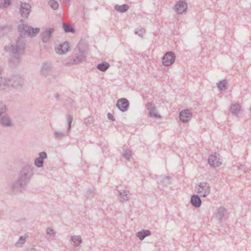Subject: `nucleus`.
I'll list each match as a JSON object with an SVG mask.
<instances>
[{
    "label": "nucleus",
    "instance_id": "obj_23",
    "mask_svg": "<svg viewBox=\"0 0 251 251\" xmlns=\"http://www.w3.org/2000/svg\"><path fill=\"white\" fill-rule=\"evenodd\" d=\"M129 8V6L126 4H124L123 5L116 4L114 6L115 10L120 13L126 12Z\"/></svg>",
    "mask_w": 251,
    "mask_h": 251
},
{
    "label": "nucleus",
    "instance_id": "obj_18",
    "mask_svg": "<svg viewBox=\"0 0 251 251\" xmlns=\"http://www.w3.org/2000/svg\"><path fill=\"white\" fill-rule=\"evenodd\" d=\"M227 213V210L221 207L218 209L216 217L220 222H222L226 220Z\"/></svg>",
    "mask_w": 251,
    "mask_h": 251
},
{
    "label": "nucleus",
    "instance_id": "obj_12",
    "mask_svg": "<svg viewBox=\"0 0 251 251\" xmlns=\"http://www.w3.org/2000/svg\"><path fill=\"white\" fill-rule=\"evenodd\" d=\"M116 106L121 111L126 112L129 108V102L126 99L121 98L117 100Z\"/></svg>",
    "mask_w": 251,
    "mask_h": 251
},
{
    "label": "nucleus",
    "instance_id": "obj_31",
    "mask_svg": "<svg viewBox=\"0 0 251 251\" xmlns=\"http://www.w3.org/2000/svg\"><path fill=\"white\" fill-rule=\"evenodd\" d=\"M9 27L7 25L0 26V37L3 36L9 31Z\"/></svg>",
    "mask_w": 251,
    "mask_h": 251
},
{
    "label": "nucleus",
    "instance_id": "obj_20",
    "mask_svg": "<svg viewBox=\"0 0 251 251\" xmlns=\"http://www.w3.org/2000/svg\"><path fill=\"white\" fill-rule=\"evenodd\" d=\"M119 198L121 202H124L128 200L129 198V192L126 190L118 191Z\"/></svg>",
    "mask_w": 251,
    "mask_h": 251
},
{
    "label": "nucleus",
    "instance_id": "obj_17",
    "mask_svg": "<svg viewBox=\"0 0 251 251\" xmlns=\"http://www.w3.org/2000/svg\"><path fill=\"white\" fill-rule=\"evenodd\" d=\"M53 27L47 28L42 33V39L43 42L46 43L48 42L51 38L52 33L54 31Z\"/></svg>",
    "mask_w": 251,
    "mask_h": 251
},
{
    "label": "nucleus",
    "instance_id": "obj_14",
    "mask_svg": "<svg viewBox=\"0 0 251 251\" xmlns=\"http://www.w3.org/2000/svg\"><path fill=\"white\" fill-rule=\"evenodd\" d=\"M38 155L39 156L35 159L34 165L37 168H42L44 165V159L47 158L48 155L45 151L41 152Z\"/></svg>",
    "mask_w": 251,
    "mask_h": 251
},
{
    "label": "nucleus",
    "instance_id": "obj_30",
    "mask_svg": "<svg viewBox=\"0 0 251 251\" xmlns=\"http://www.w3.org/2000/svg\"><path fill=\"white\" fill-rule=\"evenodd\" d=\"M8 87V78L0 77V89L4 90Z\"/></svg>",
    "mask_w": 251,
    "mask_h": 251
},
{
    "label": "nucleus",
    "instance_id": "obj_7",
    "mask_svg": "<svg viewBox=\"0 0 251 251\" xmlns=\"http://www.w3.org/2000/svg\"><path fill=\"white\" fill-rule=\"evenodd\" d=\"M73 120V116L68 114L67 116V130L64 132H61L59 131H55L53 133L54 138L57 140H59L62 139L66 136H69L71 132V129L72 127V123Z\"/></svg>",
    "mask_w": 251,
    "mask_h": 251
},
{
    "label": "nucleus",
    "instance_id": "obj_44",
    "mask_svg": "<svg viewBox=\"0 0 251 251\" xmlns=\"http://www.w3.org/2000/svg\"><path fill=\"white\" fill-rule=\"evenodd\" d=\"M55 98L58 100L59 99V96L58 95H57L55 96Z\"/></svg>",
    "mask_w": 251,
    "mask_h": 251
},
{
    "label": "nucleus",
    "instance_id": "obj_22",
    "mask_svg": "<svg viewBox=\"0 0 251 251\" xmlns=\"http://www.w3.org/2000/svg\"><path fill=\"white\" fill-rule=\"evenodd\" d=\"M151 232L148 229H143L138 231L136 233V236L141 240H143L145 237L150 235Z\"/></svg>",
    "mask_w": 251,
    "mask_h": 251
},
{
    "label": "nucleus",
    "instance_id": "obj_8",
    "mask_svg": "<svg viewBox=\"0 0 251 251\" xmlns=\"http://www.w3.org/2000/svg\"><path fill=\"white\" fill-rule=\"evenodd\" d=\"M196 187L197 189L198 193L201 194L203 193L202 194L200 195L201 197H205L210 193V187L209 183L207 182H201Z\"/></svg>",
    "mask_w": 251,
    "mask_h": 251
},
{
    "label": "nucleus",
    "instance_id": "obj_37",
    "mask_svg": "<svg viewBox=\"0 0 251 251\" xmlns=\"http://www.w3.org/2000/svg\"><path fill=\"white\" fill-rule=\"evenodd\" d=\"M28 237V236L27 235L20 236L18 241L16 243V245L18 246V245L20 244L22 245L24 244L26 241V238Z\"/></svg>",
    "mask_w": 251,
    "mask_h": 251
},
{
    "label": "nucleus",
    "instance_id": "obj_1",
    "mask_svg": "<svg viewBox=\"0 0 251 251\" xmlns=\"http://www.w3.org/2000/svg\"><path fill=\"white\" fill-rule=\"evenodd\" d=\"M34 175V167L26 164L20 171L18 179L11 184V190L14 192H21L28 184Z\"/></svg>",
    "mask_w": 251,
    "mask_h": 251
},
{
    "label": "nucleus",
    "instance_id": "obj_16",
    "mask_svg": "<svg viewBox=\"0 0 251 251\" xmlns=\"http://www.w3.org/2000/svg\"><path fill=\"white\" fill-rule=\"evenodd\" d=\"M69 44L67 42H65L60 44L55 48L56 52L59 54H64L70 50Z\"/></svg>",
    "mask_w": 251,
    "mask_h": 251
},
{
    "label": "nucleus",
    "instance_id": "obj_13",
    "mask_svg": "<svg viewBox=\"0 0 251 251\" xmlns=\"http://www.w3.org/2000/svg\"><path fill=\"white\" fill-rule=\"evenodd\" d=\"M192 117V113L189 109L182 110L179 115L180 121L182 123H187L189 121Z\"/></svg>",
    "mask_w": 251,
    "mask_h": 251
},
{
    "label": "nucleus",
    "instance_id": "obj_19",
    "mask_svg": "<svg viewBox=\"0 0 251 251\" xmlns=\"http://www.w3.org/2000/svg\"><path fill=\"white\" fill-rule=\"evenodd\" d=\"M200 196L198 195H193L191 197V203L195 208H199L201 205V201Z\"/></svg>",
    "mask_w": 251,
    "mask_h": 251
},
{
    "label": "nucleus",
    "instance_id": "obj_34",
    "mask_svg": "<svg viewBox=\"0 0 251 251\" xmlns=\"http://www.w3.org/2000/svg\"><path fill=\"white\" fill-rule=\"evenodd\" d=\"M145 29L144 28H136L135 31V34L138 35L140 37H143L145 33Z\"/></svg>",
    "mask_w": 251,
    "mask_h": 251
},
{
    "label": "nucleus",
    "instance_id": "obj_28",
    "mask_svg": "<svg viewBox=\"0 0 251 251\" xmlns=\"http://www.w3.org/2000/svg\"><path fill=\"white\" fill-rule=\"evenodd\" d=\"M71 241L74 243V245L78 247L82 243V240L80 235L73 236L71 238Z\"/></svg>",
    "mask_w": 251,
    "mask_h": 251
},
{
    "label": "nucleus",
    "instance_id": "obj_33",
    "mask_svg": "<svg viewBox=\"0 0 251 251\" xmlns=\"http://www.w3.org/2000/svg\"><path fill=\"white\" fill-rule=\"evenodd\" d=\"M95 193L94 190L91 189H88L85 194V197L87 199H92L94 197Z\"/></svg>",
    "mask_w": 251,
    "mask_h": 251
},
{
    "label": "nucleus",
    "instance_id": "obj_9",
    "mask_svg": "<svg viewBox=\"0 0 251 251\" xmlns=\"http://www.w3.org/2000/svg\"><path fill=\"white\" fill-rule=\"evenodd\" d=\"M176 59V55L173 51L167 52L162 58V64L165 66L172 65Z\"/></svg>",
    "mask_w": 251,
    "mask_h": 251
},
{
    "label": "nucleus",
    "instance_id": "obj_43",
    "mask_svg": "<svg viewBox=\"0 0 251 251\" xmlns=\"http://www.w3.org/2000/svg\"><path fill=\"white\" fill-rule=\"evenodd\" d=\"M27 251H37V250L34 248L29 249Z\"/></svg>",
    "mask_w": 251,
    "mask_h": 251
},
{
    "label": "nucleus",
    "instance_id": "obj_36",
    "mask_svg": "<svg viewBox=\"0 0 251 251\" xmlns=\"http://www.w3.org/2000/svg\"><path fill=\"white\" fill-rule=\"evenodd\" d=\"M49 4L50 6L54 10L57 9L58 8V3L55 0H50Z\"/></svg>",
    "mask_w": 251,
    "mask_h": 251
},
{
    "label": "nucleus",
    "instance_id": "obj_2",
    "mask_svg": "<svg viewBox=\"0 0 251 251\" xmlns=\"http://www.w3.org/2000/svg\"><path fill=\"white\" fill-rule=\"evenodd\" d=\"M25 43L22 39L17 40L15 43L11 44L10 46H6L4 50L9 52L14 59H11L9 61V65L12 68L16 67L20 63L21 54L23 53L25 50Z\"/></svg>",
    "mask_w": 251,
    "mask_h": 251
},
{
    "label": "nucleus",
    "instance_id": "obj_10",
    "mask_svg": "<svg viewBox=\"0 0 251 251\" xmlns=\"http://www.w3.org/2000/svg\"><path fill=\"white\" fill-rule=\"evenodd\" d=\"M220 160V154L215 153L214 154H211L209 156L208 162L211 167H216L221 165L222 163Z\"/></svg>",
    "mask_w": 251,
    "mask_h": 251
},
{
    "label": "nucleus",
    "instance_id": "obj_40",
    "mask_svg": "<svg viewBox=\"0 0 251 251\" xmlns=\"http://www.w3.org/2000/svg\"><path fill=\"white\" fill-rule=\"evenodd\" d=\"M6 111V106L3 102H0V116Z\"/></svg>",
    "mask_w": 251,
    "mask_h": 251
},
{
    "label": "nucleus",
    "instance_id": "obj_25",
    "mask_svg": "<svg viewBox=\"0 0 251 251\" xmlns=\"http://www.w3.org/2000/svg\"><path fill=\"white\" fill-rule=\"evenodd\" d=\"M62 28L64 31L66 33H75V29L73 25H68L66 23L62 24Z\"/></svg>",
    "mask_w": 251,
    "mask_h": 251
},
{
    "label": "nucleus",
    "instance_id": "obj_32",
    "mask_svg": "<svg viewBox=\"0 0 251 251\" xmlns=\"http://www.w3.org/2000/svg\"><path fill=\"white\" fill-rule=\"evenodd\" d=\"M171 178L170 176H164L162 177L161 182L165 185L171 184Z\"/></svg>",
    "mask_w": 251,
    "mask_h": 251
},
{
    "label": "nucleus",
    "instance_id": "obj_27",
    "mask_svg": "<svg viewBox=\"0 0 251 251\" xmlns=\"http://www.w3.org/2000/svg\"><path fill=\"white\" fill-rule=\"evenodd\" d=\"M110 67V64L106 62H103L97 65V68L102 72L106 71Z\"/></svg>",
    "mask_w": 251,
    "mask_h": 251
},
{
    "label": "nucleus",
    "instance_id": "obj_5",
    "mask_svg": "<svg viewBox=\"0 0 251 251\" xmlns=\"http://www.w3.org/2000/svg\"><path fill=\"white\" fill-rule=\"evenodd\" d=\"M8 88L15 89H21L24 84L23 77L18 74L13 75L8 78Z\"/></svg>",
    "mask_w": 251,
    "mask_h": 251
},
{
    "label": "nucleus",
    "instance_id": "obj_3",
    "mask_svg": "<svg viewBox=\"0 0 251 251\" xmlns=\"http://www.w3.org/2000/svg\"><path fill=\"white\" fill-rule=\"evenodd\" d=\"M85 58V50L77 45V48L74 50V55L67 58L64 61V64L68 66L77 65L83 62Z\"/></svg>",
    "mask_w": 251,
    "mask_h": 251
},
{
    "label": "nucleus",
    "instance_id": "obj_15",
    "mask_svg": "<svg viewBox=\"0 0 251 251\" xmlns=\"http://www.w3.org/2000/svg\"><path fill=\"white\" fill-rule=\"evenodd\" d=\"M187 3L182 0L178 1L175 5V11L179 14H182L186 11Z\"/></svg>",
    "mask_w": 251,
    "mask_h": 251
},
{
    "label": "nucleus",
    "instance_id": "obj_24",
    "mask_svg": "<svg viewBox=\"0 0 251 251\" xmlns=\"http://www.w3.org/2000/svg\"><path fill=\"white\" fill-rule=\"evenodd\" d=\"M0 123L3 126H12L10 118L7 116H0Z\"/></svg>",
    "mask_w": 251,
    "mask_h": 251
},
{
    "label": "nucleus",
    "instance_id": "obj_42",
    "mask_svg": "<svg viewBox=\"0 0 251 251\" xmlns=\"http://www.w3.org/2000/svg\"><path fill=\"white\" fill-rule=\"evenodd\" d=\"M107 118L109 120H111L112 121H114L115 120L114 116L110 113H108L107 114Z\"/></svg>",
    "mask_w": 251,
    "mask_h": 251
},
{
    "label": "nucleus",
    "instance_id": "obj_26",
    "mask_svg": "<svg viewBox=\"0 0 251 251\" xmlns=\"http://www.w3.org/2000/svg\"><path fill=\"white\" fill-rule=\"evenodd\" d=\"M240 110L241 107L238 103L232 104L230 107V111L233 115H237Z\"/></svg>",
    "mask_w": 251,
    "mask_h": 251
},
{
    "label": "nucleus",
    "instance_id": "obj_45",
    "mask_svg": "<svg viewBox=\"0 0 251 251\" xmlns=\"http://www.w3.org/2000/svg\"><path fill=\"white\" fill-rule=\"evenodd\" d=\"M63 0V1H64V2H68V3H69V2H70V0Z\"/></svg>",
    "mask_w": 251,
    "mask_h": 251
},
{
    "label": "nucleus",
    "instance_id": "obj_38",
    "mask_svg": "<svg viewBox=\"0 0 251 251\" xmlns=\"http://www.w3.org/2000/svg\"><path fill=\"white\" fill-rule=\"evenodd\" d=\"M3 3L0 4V7L1 8H7L11 4V0H3Z\"/></svg>",
    "mask_w": 251,
    "mask_h": 251
},
{
    "label": "nucleus",
    "instance_id": "obj_11",
    "mask_svg": "<svg viewBox=\"0 0 251 251\" xmlns=\"http://www.w3.org/2000/svg\"><path fill=\"white\" fill-rule=\"evenodd\" d=\"M31 11V6L26 2H21L20 7V13L23 18H27Z\"/></svg>",
    "mask_w": 251,
    "mask_h": 251
},
{
    "label": "nucleus",
    "instance_id": "obj_29",
    "mask_svg": "<svg viewBox=\"0 0 251 251\" xmlns=\"http://www.w3.org/2000/svg\"><path fill=\"white\" fill-rule=\"evenodd\" d=\"M227 83L226 80L224 79L217 83V87L220 91L226 90L227 89Z\"/></svg>",
    "mask_w": 251,
    "mask_h": 251
},
{
    "label": "nucleus",
    "instance_id": "obj_6",
    "mask_svg": "<svg viewBox=\"0 0 251 251\" xmlns=\"http://www.w3.org/2000/svg\"><path fill=\"white\" fill-rule=\"evenodd\" d=\"M39 73L41 76L45 77L50 76L53 78H56V77L54 72L53 66L50 62L43 63L40 67Z\"/></svg>",
    "mask_w": 251,
    "mask_h": 251
},
{
    "label": "nucleus",
    "instance_id": "obj_35",
    "mask_svg": "<svg viewBox=\"0 0 251 251\" xmlns=\"http://www.w3.org/2000/svg\"><path fill=\"white\" fill-rule=\"evenodd\" d=\"M122 156L126 160H129L131 156V151L129 150H126L124 152Z\"/></svg>",
    "mask_w": 251,
    "mask_h": 251
},
{
    "label": "nucleus",
    "instance_id": "obj_41",
    "mask_svg": "<svg viewBox=\"0 0 251 251\" xmlns=\"http://www.w3.org/2000/svg\"><path fill=\"white\" fill-rule=\"evenodd\" d=\"M46 233L49 237H54L55 234V233L53 232V230L50 227L47 228Z\"/></svg>",
    "mask_w": 251,
    "mask_h": 251
},
{
    "label": "nucleus",
    "instance_id": "obj_39",
    "mask_svg": "<svg viewBox=\"0 0 251 251\" xmlns=\"http://www.w3.org/2000/svg\"><path fill=\"white\" fill-rule=\"evenodd\" d=\"M84 123L87 126H90L93 124V118L91 117H88L84 119Z\"/></svg>",
    "mask_w": 251,
    "mask_h": 251
},
{
    "label": "nucleus",
    "instance_id": "obj_4",
    "mask_svg": "<svg viewBox=\"0 0 251 251\" xmlns=\"http://www.w3.org/2000/svg\"><path fill=\"white\" fill-rule=\"evenodd\" d=\"M18 30L20 32V38H18V40L22 39L25 42V36L27 35L30 37H34L39 33L40 29L38 27L33 28L31 26H28L26 25L21 24L18 25Z\"/></svg>",
    "mask_w": 251,
    "mask_h": 251
},
{
    "label": "nucleus",
    "instance_id": "obj_21",
    "mask_svg": "<svg viewBox=\"0 0 251 251\" xmlns=\"http://www.w3.org/2000/svg\"><path fill=\"white\" fill-rule=\"evenodd\" d=\"M147 109L148 110V116L150 117L158 118L160 116L156 113V110L154 106H152L151 103H148Z\"/></svg>",
    "mask_w": 251,
    "mask_h": 251
}]
</instances>
